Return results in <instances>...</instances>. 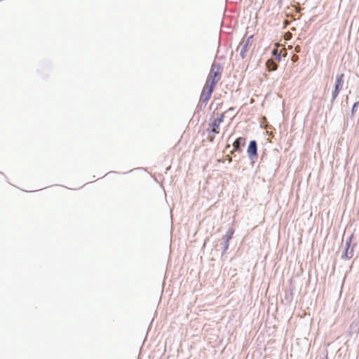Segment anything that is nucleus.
<instances>
[{
	"label": "nucleus",
	"instance_id": "nucleus-1",
	"mask_svg": "<svg viewBox=\"0 0 359 359\" xmlns=\"http://www.w3.org/2000/svg\"><path fill=\"white\" fill-rule=\"evenodd\" d=\"M224 113L217 114L208 123L206 130L208 133V139L212 142L215 138V135L220 132V125L224 121Z\"/></svg>",
	"mask_w": 359,
	"mask_h": 359
},
{
	"label": "nucleus",
	"instance_id": "nucleus-2",
	"mask_svg": "<svg viewBox=\"0 0 359 359\" xmlns=\"http://www.w3.org/2000/svg\"><path fill=\"white\" fill-rule=\"evenodd\" d=\"M222 71L223 68L219 64L213 63L205 83L215 88L216 84L221 79Z\"/></svg>",
	"mask_w": 359,
	"mask_h": 359
},
{
	"label": "nucleus",
	"instance_id": "nucleus-3",
	"mask_svg": "<svg viewBox=\"0 0 359 359\" xmlns=\"http://www.w3.org/2000/svg\"><path fill=\"white\" fill-rule=\"evenodd\" d=\"M251 46L252 43L250 39H244L241 41L238 46V50L243 59L245 58L249 55Z\"/></svg>",
	"mask_w": 359,
	"mask_h": 359
},
{
	"label": "nucleus",
	"instance_id": "nucleus-4",
	"mask_svg": "<svg viewBox=\"0 0 359 359\" xmlns=\"http://www.w3.org/2000/svg\"><path fill=\"white\" fill-rule=\"evenodd\" d=\"M214 88V87L205 83L200 96L201 102L206 103L210 100Z\"/></svg>",
	"mask_w": 359,
	"mask_h": 359
},
{
	"label": "nucleus",
	"instance_id": "nucleus-5",
	"mask_svg": "<svg viewBox=\"0 0 359 359\" xmlns=\"http://www.w3.org/2000/svg\"><path fill=\"white\" fill-rule=\"evenodd\" d=\"M344 74H341L340 75H338L336 79V83L334 86V90L332 92V100H335L336 97L338 96V94L339 93L343 83H344Z\"/></svg>",
	"mask_w": 359,
	"mask_h": 359
},
{
	"label": "nucleus",
	"instance_id": "nucleus-6",
	"mask_svg": "<svg viewBox=\"0 0 359 359\" xmlns=\"http://www.w3.org/2000/svg\"><path fill=\"white\" fill-rule=\"evenodd\" d=\"M248 153L250 158L257 155V143L255 140L250 142L248 148Z\"/></svg>",
	"mask_w": 359,
	"mask_h": 359
},
{
	"label": "nucleus",
	"instance_id": "nucleus-7",
	"mask_svg": "<svg viewBox=\"0 0 359 359\" xmlns=\"http://www.w3.org/2000/svg\"><path fill=\"white\" fill-rule=\"evenodd\" d=\"M245 144V138L244 137H238L235 140V142L233 143V147L234 149V151L239 150L240 146H244Z\"/></svg>",
	"mask_w": 359,
	"mask_h": 359
},
{
	"label": "nucleus",
	"instance_id": "nucleus-8",
	"mask_svg": "<svg viewBox=\"0 0 359 359\" xmlns=\"http://www.w3.org/2000/svg\"><path fill=\"white\" fill-rule=\"evenodd\" d=\"M266 66L269 72L274 71L277 69V64L272 59H269L266 61Z\"/></svg>",
	"mask_w": 359,
	"mask_h": 359
},
{
	"label": "nucleus",
	"instance_id": "nucleus-9",
	"mask_svg": "<svg viewBox=\"0 0 359 359\" xmlns=\"http://www.w3.org/2000/svg\"><path fill=\"white\" fill-rule=\"evenodd\" d=\"M273 55L276 56V59L279 61L280 60V54L278 53V49H274L273 50Z\"/></svg>",
	"mask_w": 359,
	"mask_h": 359
},
{
	"label": "nucleus",
	"instance_id": "nucleus-10",
	"mask_svg": "<svg viewBox=\"0 0 359 359\" xmlns=\"http://www.w3.org/2000/svg\"><path fill=\"white\" fill-rule=\"evenodd\" d=\"M358 103H355L353 106V109H352V111L353 112L355 111V109H356V106H357Z\"/></svg>",
	"mask_w": 359,
	"mask_h": 359
},
{
	"label": "nucleus",
	"instance_id": "nucleus-11",
	"mask_svg": "<svg viewBox=\"0 0 359 359\" xmlns=\"http://www.w3.org/2000/svg\"><path fill=\"white\" fill-rule=\"evenodd\" d=\"M227 160H229V161L231 162L232 161L231 157H230L229 156H227Z\"/></svg>",
	"mask_w": 359,
	"mask_h": 359
}]
</instances>
